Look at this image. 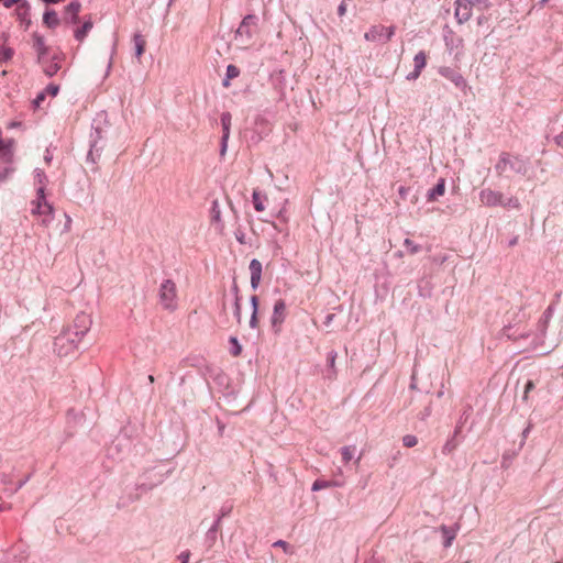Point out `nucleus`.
I'll use <instances>...</instances> for the list:
<instances>
[{"label": "nucleus", "mask_w": 563, "mask_h": 563, "mask_svg": "<svg viewBox=\"0 0 563 563\" xmlns=\"http://www.w3.org/2000/svg\"><path fill=\"white\" fill-rule=\"evenodd\" d=\"M285 311H286L285 301L283 299L277 300L274 306V313H273V318H272V321L274 324L283 322V320L285 318Z\"/></svg>", "instance_id": "obj_17"}, {"label": "nucleus", "mask_w": 563, "mask_h": 563, "mask_svg": "<svg viewBox=\"0 0 563 563\" xmlns=\"http://www.w3.org/2000/svg\"><path fill=\"white\" fill-rule=\"evenodd\" d=\"M92 29V22L91 21H86L81 27L77 29L75 31V37L78 40V41H82L85 38V36L88 34V32Z\"/></svg>", "instance_id": "obj_25"}, {"label": "nucleus", "mask_w": 563, "mask_h": 563, "mask_svg": "<svg viewBox=\"0 0 563 563\" xmlns=\"http://www.w3.org/2000/svg\"><path fill=\"white\" fill-rule=\"evenodd\" d=\"M5 8H11L12 5L20 2V0H0Z\"/></svg>", "instance_id": "obj_42"}, {"label": "nucleus", "mask_w": 563, "mask_h": 563, "mask_svg": "<svg viewBox=\"0 0 563 563\" xmlns=\"http://www.w3.org/2000/svg\"><path fill=\"white\" fill-rule=\"evenodd\" d=\"M254 25H255V18L253 15L245 16L236 31V36H241V37L245 36L249 42L253 36L252 26H254Z\"/></svg>", "instance_id": "obj_10"}, {"label": "nucleus", "mask_w": 563, "mask_h": 563, "mask_svg": "<svg viewBox=\"0 0 563 563\" xmlns=\"http://www.w3.org/2000/svg\"><path fill=\"white\" fill-rule=\"evenodd\" d=\"M439 73L441 76L452 81L456 87L462 89L466 87V81L460 71L451 67H441Z\"/></svg>", "instance_id": "obj_8"}, {"label": "nucleus", "mask_w": 563, "mask_h": 563, "mask_svg": "<svg viewBox=\"0 0 563 563\" xmlns=\"http://www.w3.org/2000/svg\"><path fill=\"white\" fill-rule=\"evenodd\" d=\"M251 303L253 307V313H252V317L250 320V325L252 328H256L257 327V308H258V299L256 296L251 297Z\"/></svg>", "instance_id": "obj_26"}, {"label": "nucleus", "mask_w": 563, "mask_h": 563, "mask_svg": "<svg viewBox=\"0 0 563 563\" xmlns=\"http://www.w3.org/2000/svg\"><path fill=\"white\" fill-rule=\"evenodd\" d=\"M33 183L35 186V194H45L48 180L45 173L42 169H35Z\"/></svg>", "instance_id": "obj_15"}, {"label": "nucleus", "mask_w": 563, "mask_h": 563, "mask_svg": "<svg viewBox=\"0 0 563 563\" xmlns=\"http://www.w3.org/2000/svg\"><path fill=\"white\" fill-rule=\"evenodd\" d=\"M472 15V1L471 0H457L455 8V16L459 22L467 21Z\"/></svg>", "instance_id": "obj_9"}, {"label": "nucleus", "mask_w": 563, "mask_h": 563, "mask_svg": "<svg viewBox=\"0 0 563 563\" xmlns=\"http://www.w3.org/2000/svg\"><path fill=\"white\" fill-rule=\"evenodd\" d=\"M479 200L487 207L507 206L504 195L499 191L489 188L483 189L479 192Z\"/></svg>", "instance_id": "obj_6"}, {"label": "nucleus", "mask_w": 563, "mask_h": 563, "mask_svg": "<svg viewBox=\"0 0 563 563\" xmlns=\"http://www.w3.org/2000/svg\"><path fill=\"white\" fill-rule=\"evenodd\" d=\"M341 455L344 463L350 462L354 455V448L352 446H343L341 449Z\"/></svg>", "instance_id": "obj_29"}, {"label": "nucleus", "mask_w": 563, "mask_h": 563, "mask_svg": "<svg viewBox=\"0 0 563 563\" xmlns=\"http://www.w3.org/2000/svg\"><path fill=\"white\" fill-rule=\"evenodd\" d=\"M404 245L410 254H416L421 250V247L410 239H406Z\"/></svg>", "instance_id": "obj_31"}, {"label": "nucleus", "mask_w": 563, "mask_h": 563, "mask_svg": "<svg viewBox=\"0 0 563 563\" xmlns=\"http://www.w3.org/2000/svg\"><path fill=\"white\" fill-rule=\"evenodd\" d=\"M534 388V384L532 380H528L527 384H526V387H525V396L523 398L527 399L528 398V394Z\"/></svg>", "instance_id": "obj_35"}, {"label": "nucleus", "mask_w": 563, "mask_h": 563, "mask_svg": "<svg viewBox=\"0 0 563 563\" xmlns=\"http://www.w3.org/2000/svg\"><path fill=\"white\" fill-rule=\"evenodd\" d=\"M59 91V87L57 85L51 84L45 89V95L48 93L52 97H55Z\"/></svg>", "instance_id": "obj_34"}, {"label": "nucleus", "mask_w": 563, "mask_h": 563, "mask_svg": "<svg viewBox=\"0 0 563 563\" xmlns=\"http://www.w3.org/2000/svg\"><path fill=\"white\" fill-rule=\"evenodd\" d=\"M445 192V179H439L437 186L428 191V200L435 201L439 197L443 196Z\"/></svg>", "instance_id": "obj_18"}, {"label": "nucleus", "mask_w": 563, "mask_h": 563, "mask_svg": "<svg viewBox=\"0 0 563 563\" xmlns=\"http://www.w3.org/2000/svg\"><path fill=\"white\" fill-rule=\"evenodd\" d=\"M454 449H455V444H453V443H451V442H448V443L443 446V453L449 454V453H451Z\"/></svg>", "instance_id": "obj_39"}, {"label": "nucleus", "mask_w": 563, "mask_h": 563, "mask_svg": "<svg viewBox=\"0 0 563 563\" xmlns=\"http://www.w3.org/2000/svg\"><path fill=\"white\" fill-rule=\"evenodd\" d=\"M43 21L49 27L58 25L59 22L57 13L55 11H46L44 13Z\"/></svg>", "instance_id": "obj_24"}, {"label": "nucleus", "mask_w": 563, "mask_h": 563, "mask_svg": "<svg viewBox=\"0 0 563 563\" xmlns=\"http://www.w3.org/2000/svg\"><path fill=\"white\" fill-rule=\"evenodd\" d=\"M329 487H331V483L330 482H325V481H321V479H317L312 484V490L313 492L325 489V488H329Z\"/></svg>", "instance_id": "obj_33"}, {"label": "nucleus", "mask_w": 563, "mask_h": 563, "mask_svg": "<svg viewBox=\"0 0 563 563\" xmlns=\"http://www.w3.org/2000/svg\"><path fill=\"white\" fill-rule=\"evenodd\" d=\"M556 563H562V562H556Z\"/></svg>", "instance_id": "obj_48"}, {"label": "nucleus", "mask_w": 563, "mask_h": 563, "mask_svg": "<svg viewBox=\"0 0 563 563\" xmlns=\"http://www.w3.org/2000/svg\"><path fill=\"white\" fill-rule=\"evenodd\" d=\"M64 56L59 52H54L49 57H46L45 60H40L43 66V70L47 76L55 75L62 67V62Z\"/></svg>", "instance_id": "obj_7"}, {"label": "nucleus", "mask_w": 563, "mask_h": 563, "mask_svg": "<svg viewBox=\"0 0 563 563\" xmlns=\"http://www.w3.org/2000/svg\"><path fill=\"white\" fill-rule=\"evenodd\" d=\"M495 169L500 176H508L510 174L525 175L527 173V161L520 156L504 152L499 155V159L495 165Z\"/></svg>", "instance_id": "obj_2"}, {"label": "nucleus", "mask_w": 563, "mask_h": 563, "mask_svg": "<svg viewBox=\"0 0 563 563\" xmlns=\"http://www.w3.org/2000/svg\"><path fill=\"white\" fill-rule=\"evenodd\" d=\"M394 33H395V26H389V27L385 26L384 36L386 37L387 41H389L393 37Z\"/></svg>", "instance_id": "obj_36"}, {"label": "nucleus", "mask_w": 563, "mask_h": 563, "mask_svg": "<svg viewBox=\"0 0 563 563\" xmlns=\"http://www.w3.org/2000/svg\"><path fill=\"white\" fill-rule=\"evenodd\" d=\"M34 49L37 53L38 60H45L46 57H49L55 52L46 45L41 36H34Z\"/></svg>", "instance_id": "obj_12"}, {"label": "nucleus", "mask_w": 563, "mask_h": 563, "mask_svg": "<svg viewBox=\"0 0 563 563\" xmlns=\"http://www.w3.org/2000/svg\"><path fill=\"white\" fill-rule=\"evenodd\" d=\"M234 314L238 319V322L240 323L241 322V306H240V302H239V298H236V301H235V311H234Z\"/></svg>", "instance_id": "obj_37"}, {"label": "nucleus", "mask_w": 563, "mask_h": 563, "mask_svg": "<svg viewBox=\"0 0 563 563\" xmlns=\"http://www.w3.org/2000/svg\"><path fill=\"white\" fill-rule=\"evenodd\" d=\"M71 222V219L67 217V223L69 224Z\"/></svg>", "instance_id": "obj_47"}, {"label": "nucleus", "mask_w": 563, "mask_h": 563, "mask_svg": "<svg viewBox=\"0 0 563 563\" xmlns=\"http://www.w3.org/2000/svg\"><path fill=\"white\" fill-rule=\"evenodd\" d=\"M45 92H41L34 100L36 107H40L41 102L45 99Z\"/></svg>", "instance_id": "obj_43"}, {"label": "nucleus", "mask_w": 563, "mask_h": 563, "mask_svg": "<svg viewBox=\"0 0 563 563\" xmlns=\"http://www.w3.org/2000/svg\"><path fill=\"white\" fill-rule=\"evenodd\" d=\"M240 75V69L235 65H229L227 67V78L223 80V86L228 88L230 80L236 78Z\"/></svg>", "instance_id": "obj_23"}, {"label": "nucleus", "mask_w": 563, "mask_h": 563, "mask_svg": "<svg viewBox=\"0 0 563 563\" xmlns=\"http://www.w3.org/2000/svg\"><path fill=\"white\" fill-rule=\"evenodd\" d=\"M556 144H558L561 148H563V134H561V135H559V136L556 137Z\"/></svg>", "instance_id": "obj_45"}, {"label": "nucleus", "mask_w": 563, "mask_h": 563, "mask_svg": "<svg viewBox=\"0 0 563 563\" xmlns=\"http://www.w3.org/2000/svg\"><path fill=\"white\" fill-rule=\"evenodd\" d=\"M78 343L70 333V330H68L67 333L60 334L55 339V349L58 355L68 356L77 350Z\"/></svg>", "instance_id": "obj_4"}, {"label": "nucleus", "mask_w": 563, "mask_h": 563, "mask_svg": "<svg viewBox=\"0 0 563 563\" xmlns=\"http://www.w3.org/2000/svg\"><path fill=\"white\" fill-rule=\"evenodd\" d=\"M91 318L89 314L79 313L76 316L74 320V332L71 333L74 338H76L77 342H80L82 338L87 334L91 327Z\"/></svg>", "instance_id": "obj_5"}, {"label": "nucleus", "mask_w": 563, "mask_h": 563, "mask_svg": "<svg viewBox=\"0 0 563 563\" xmlns=\"http://www.w3.org/2000/svg\"><path fill=\"white\" fill-rule=\"evenodd\" d=\"M335 358H336V354L333 352L328 355V363L331 368H334V366H335Z\"/></svg>", "instance_id": "obj_38"}, {"label": "nucleus", "mask_w": 563, "mask_h": 563, "mask_svg": "<svg viewBox=\"0 0 563 563\" xmlns=\"http://www.w3.org/2000/svg\"><path fill=\"white\" fill-rule=\"evenodd\" d=\"M11 140H4L0 134V154L7 155L10 153V147L12 146Z\"/></svg>", "instance_id": "obj_30"}, {"label": "nucleus", "mask_w": 563, "mask_h": 563, "mask_svg": "<svg viewBox=\"0 0 563 563\" xmlns=\"http://www.w3.org/2000/svg\"><path fill=\"white\" fill-rule=\"evenodd\" d=\"M418 443V439L416 435L407 434L402 438V444L406 448H413Z\"/></svg>", "instance_id": "obj_32"}, {"label": "nucleus", "mask_w": 563, "mask_h": 563, "mask_svg": "<svg viewBox=\"0 0 563 563\" xmlns=\"http://www.w3.org/2000/svg\"><path fill=\"white\" fill-rule=\"evenodd\" d=\"M80 3L77 2V1H73L70 2L67 7H66V16L67 19H69L71 22H77L78 20V13L80 11Z\"/></svg>", "instance_id": "obj_19"}, {"label": "nucleus", "mask_w": 563, "mask_h": 563, "mask_svg": "<svg viewBox=\"0 0 563 563\" xmlns=\"http://www.w3.org/2000/svg\"><path fill=\"white\" fill-rule=\"evenodd\" d=\"M441 532L444 537V547L445 548H449L451 544H452V541L454 540L455 536H456V530L454 529H451L446 526H441Z\"/></svg>", "instance_id": "obj_22"}, {"label": "nucleus", "mask_w": 563, "mask_h": 563, "mask_svg": "<svg viewBox=\"0 0 563 563\" xmlns=\"http://www.w3.org/2000/svg\"><path fill=\"white\" fill-rule=\"evenodd\" d=\"M158 301L161 307L167 311H175L178 307L177 285L172 279L162 282L158 288Z\"/></svg>", "instance_id": "obj_3"}, {"label": "nucleus", "mask_w": 563, "mask_h": 563, "mask_svg": "<svg viewBox=\"0 0 563 563\" xmlns=\"http://www.w3.org/2000/svg\"><path fill=\"white\" fill-rule=\"evenodd\" d=\"M274 545L286 549L288 544H287V542L279 540V541L275 542Z\"/></svg>", "instance_id": "obj_44"}, {"label": "nucleus", "mask_w": 563, "mask_h": 563, "mask_svg": "<svg viewBox=\"0 0 563 563\" xmlns=\"http://www.w3.org/2000/svg\"><path fill=\"white\" fill-rule=\"evenodd\" d=\"M30 212L36 217L38 224L43 228H48L54 220L55 209L46 198V194H35V197L30 201Z\"/></svg>", "instance_id": "obj_1"}, {"label": "nucleus", "mask_w": 563, "mask_h": 563, "mask_svg": "<svg viewBox=\"0 0 563 563\" xmlns=\"http://www.w3.org/2000/svg\"><path fill=\"white\" fill-rule=\"evenodd\" d=\"M251 274V286L256 289L262 279V263L258 260H252L249 266Z\"/></svg>", "instance_id": "obj_11"}, {"label": "nucleus", "mask_w": 563, "mask_h": 563, "mask_svg": "<svg viewBox=\"0 0 563 563\" xmlns=\"http://www.w3.org/2000/svg\"><path fill=\"white\" fill-rule=\"evenodd\" d=\"M338 13L340 16H343L346 13V3L345 1H342L341 4L338 8Z\"/></svg>", "instance_id": "obj_41"}, {"label": "nucleus", "mask_w": 563, "mask_h": 563, "mask_svg": "<svg viewBox=\"0 0 563 563\" xmlns=\"http://www.w3.org/2000/svg\"><path fill=\"white\" fill-rule=\"evenodd\" d=\"M189 558H190L189 551H185L179 554V559L181 560V563H188Z\"/></svg>", "instance_id": "obj_40"}, {"label": "nucleus", "mask_w": 563, "mask_h": 563, "mask_svg": "<svg viewBox=\"0 0 563 563\" xmlns=\"http://www.w3.org/2000/svg\"><path fill=\"white\" fill-rule=\"evenodd\" d=\"M385 34L384 25H373L368 32L364 34V38L368 42H376L382 40Z\"/></svg>", "instance_id": "obj_16"}, {"label": "nucleus", "mask_w": 563, "mask_h": 563, "mask_svg": "<svg viewBox=\"0 0 563 563\" xmlns=\"http://www.w3.org/2000/svg\"><path fill=\"white\" fill-rule=\"evenodd\" d=\"M148 380H150L151 383H153V382H154V376L150 375V376H148Z\"/></svg>", "instance_id": "obj_46"}, {"label": "nucleus", "mask_w": 563, "mask_h": 563, "mask_svg": "<svg viewBox=\"0 0 563 563\" xmlns=\"http://www.w3.org/2000/svg\"><path fill=\"white\" fill-rule=\"evenodd\" d=\"M133 42H134V46H135V54H136L137 58H140L143 55V53L145 52L146 40L144 38L143 35L135 34L133 36Z\"/></svg>", "instance_id": "obj_21"}, {"label": "nucleus", "mask_w": 563, "mask_h": 563, "mask_svg": "<svg viewBox=\"0 0 563 563\" xmlns=\"http://www.w3.org/2000/svg\"><path fill=\"white\" fill-rule=\"evenodd\" d=\"M415 70L408 75V79H417L427 65V54L419 52L413 58Z\"/></svg>", "instance_id": "obj_13"}, {"label": "nucleus", "mask_w": 563, "mask_h": 563, "mask_svg": "<svg viewBox=\"0 0 563 563\" xmlns=\"http://www.w3.org/2000/svg\"><path fill=\"white\" fill-rule=\"evenodd\" d=\"M231 115L229 113H224L221 117V123L223 125V142L229 137V126H230Z\"/></svg>", "instance_id": "obj_28"}, {"label": "nucleus", "mask_w": 563, "mask_h": 563, "mask_svg": "<svg viewBox=\"0 0 563 563\" xmlns=\"http://www.w3.org/2000/svg\"><path fill=\"white\" fill-rule=\"evenodd\" d=\"M230 343L232 345V349L230 350V353L233 357H238L242 353V346L239 343L238 339L235 336L230 338Z\"/></svg>", "instance_id": "obj_27"}, {"label": "nucleus", "mask_w": 563, "mask_h": 563, "mask_svg": "<svg viewBox=\"0 0 563 563\" xmlns=\"http://www.w3.org/2000/svg\"><path fill=\"white\" fill-rule=\"evenodd\" d=\"M252 200L256 211L262 212L265 210L264 202L267 200V198L266 196L262 195L260 190L255 189L253 191Z\"/></svg>", "instance_id": "obj_20"}, {"label": "nucleus", "mask_w": 563, "mask_h": 563, "mask_svg": "<svg viewBox=\"0 0 563 563\" xmlns=\"http://www.w3.org/2000/svg\"><path fill=\"white\" fill-rule=\"evenodd\" d=\"M8 37L9 35L7 33H2V35L0 36L2 41V43L0 44V64L9 62L14 54V51L5 44Z\"/></svg>", "instance_id": "obj_14"}]
</instances>
